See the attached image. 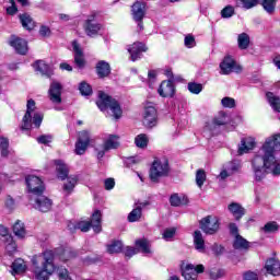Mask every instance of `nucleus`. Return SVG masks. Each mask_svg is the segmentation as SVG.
Wrapping results in <instances>:
<instances>
[{
    "label": "nucleus",
    "mask_w": 280,
    "mask_h": 280,
    "mask_svg": "<svg viewBox=\"0 0 280 280\" xmlns=\"http://www.w3.org/2000/svg\"><path fill=\"white\" fill-rule=\"evenodd\" d=\"M148 143H150V138H148V135L140 133L136 136L135 144L137 148H140V150H145V148H148Z\"/></svg>",
    "instance_id": "39"
},
{
    "label": "nucleus",
    "mask_w": 280,
    "mask_h": 280,
    "mask_svg": "<svg viewBox=\"0 0 280 280\" xmlns=\"http://www.w3.org/2000/svg\"><path fill=\"white\" fill-rule=\"evenodd\" d=\"M279 0H261L260 5L262 7V10L267 12V14H275L277 12V2ZM241 3L245 10H252V8H256V5H259V0H241Z\"/></svg>",
    "instance_id": "6"
},
{
    "label": "nucleus",
    "mask_w": 280,
    "mask_h": 280,
    "mask_svg": "<svg viewBox=\"0 0 280 280\" xmlns=\"http://www.w3.org/2000/svg\"><path fill=\"white\" fill-rule=\"evenodd\" d=\"M207 182V172L205 170L199 168L196 172V185L199 187V189H202V185Z\"/></svg>",
    "instance_id": "44"
},
{
    "label": "nucleus",
    "mask_w": 280,
    "mask_h": 280,
    "mask_svg": "<svg viewBox=\"0 0 280 280\" xmlns=\"http://www.w3.org/2000/svg\"><path fill=\"white\" fill-rule=\"evenodd\" d=\"M158 93L160 97H174L176 95V85L172 80H164L161 82Z\"/></svg>",
    "instance_id": "18"
},
{
    "label": "nucleus",
    "mask_w": 280,
    "mask_h": 280,
    "mask_svg": "<svg viewBox=\"0 0 280 280\" xmlns=\"http://www.w3.org/2000/svg\"><path fill=\"white\" fill-rule=\"evenodd\" d=\"M33 209L39 211L40 213H49L54 207V200L45 195H35Z\"/></svg>",
    "instance_id": "13"
},
{
    "label": "nucleus",
    "mask_w": 280,
    "mask_h": 280,
    "mask_svg": "<svg viewBox=\"0 0 280 280\" xmlns=\"http://www.w3.org/2000/svg\"><path fill=\"white\" fill-rule=\"evenodd\" d=\"M141 215H142V208L141 206H138L128 214V222H139V220H141Z\"/></svg>",
    "instance_id": "45"
},
{
    "label": "nucleus",
    "mask_w": 280,
    "mask_h": 280,
    "mask_svg": "<svg viewBox=\"0 0 280 280\" xmlns=\"http://www.w3.org/2000/svg\"><path fill=\"white\" fill-rule=\"evenodd\" d=\"M33 67L35 71H38L39 73H42V75H47V73H49V66L43 60H36L33 63Z\"/></svg>",
    "instance_id": "41"
},
{
    "label": "nucleus",
    "mask_w": 280,
    "mask_h": 280,
    "mask_svg": "<svg viewBox=\"0 0 280 280\" xmlns=\"http://www.w3.org/2000/svg\"><path fill=\"white\" fill-rule=\"evenodd\" d=\"M260 150L262 155L257 154L252 160V168L257 183H261L267 174L280 176V162L275 156V152H280V133L267 138Z\"/></svg>",
    "instance_id": "1"
},
{
    "label": "nucleus",
    "mask_w": 280,
    "mask_h": 280,
    "mask_svg": "<svg viewBox=\"0 0 280 280\" xmlns=\"http://www.w3.org/2000/svg\"><path fill=\"white\" fill-rule=\"evenodd\" d=\"M78 250L73 247L59 246L54 249H46L40 256H34L32 264L35 268V279L49 280V277L56 272V265L54 259L58 257L59 261L67 264L71 259H77Z\"/></svg>",
    "instance_id": "2"
},
{
    "label": "nucleus",
    "mask_w": 280,
    "mask_h": 280,
    "mask_svg": "<svg viewBox=\"0 0 280 280\" xmlns=\"http://www.w3.org/2000/svg\"><path fill=\"white\" fill-rule=\"evenodd\" d=\"M96 75H98V78L101 80H104V78H108V75H110V63H108L107 61L104 60H100L96 63Z\"/></svg>",
    "instance_id": "25"
},
{
    "label": "nucleus",
    "mask_w": 280,
    "mask_h": 280,
    "mask_svg": "<svg viewBox=\"0 0 280 280\" xmlns=\"http://www.w3.org/2000/svg\"><path fill=\"white\" fill-rule=\"evenodd\" d=\"M33 124L35 128H40V124H43V115L35 113L33 116Z\"/></svg>",
    "instance_id": "61"
},
{
    "label": "nucleus",
    "mask_w": 280,
    "mask_h": 280,
    "mask_svg": "<svg viewBox=\"0 0 280 280\" xmlns=\"http://www.w3.org/2000/svg\"><path fill=\"white\" fill-rule=\"evenodd\" d=\"M243 280H259V276L254 271H246L243 275Z\"/></svg>",
    "instance_id": "60"
},
{
    "label": "nucleus",
    "mask_w": 280,
    "mask_h": 280,
    "mask_svg": "<svg viewBox=\"0 0 280 280\" xmlns=\"http://www.w3.org/2000/svg\"><path fill=\"white\" fill-rule=\"evenodd\" d=\"M225 275H226V271H224V269H214V270H211L209 273L210 279L212 280L222 279V277H224Z\"/></svg>",
    "instance_id": "51"
},
{
    "label": "nucleus",
    "mask_w": 280,
    "mask_h": 280,
    "mask_svg": "<svg viewBox=\"0 0 280 280\" xmlns=\"http://www.w3.org/2000/svg\"><path fill=\"white\" fill-rule=\"evenodd\" d=\"M28 194L33 196H43L45 194V182L36 175H27L25 177Z\"/></svg>",
    "instance_id": "8"
},
{
    "label": "nucleus",
    "mask_w": 280,
    "mask_h": 280,
    "mask_svg": "<svg viewBox=\"0 0 280 280\" xmlns=\"http://www.w3.org/2000/svg\"><path fill=\"white\" fill-rule=\"evenodd\" d=\"M107 253L109 255L124 253V243H121V241H113L112 244L107 245Z\"/></svg>",
    "instance_id": "37"
},
{
    "label": "nucleus",
    "mask_w": 280,
    "mask_h": 280,
    "mask_svg": "<svg viewBox=\"0 0 280 280\" xmlns=\"http://www.w3.org/2000/svg\"><path fill=\"white\" fill-rule=\"evenodd\" d=\"M67 183L63 184V191H67V194H71L73 189H75V185H78V177H68Z\"/></svg>",
    "instance_id": "46"
},
{
    "label": "nucleus",
    "mask_w": 280,
    "mask_h": 280,
    "mask_svg": "<svg viewBox=\"0 0 280 280\" xmlns=\"http://www.w3.org/2000/svg\"><path fill=\"white\" fill-rule=\"evenodd\" d=\"M128 54L130 55L131 62H137L143 58V54L148 51V46L143 42H135L127 48Z\"/></svg>",
    "instance_id": "14"
},
{
    "label": "nucleus",
    "mask_w": 280,
    "mask_h": 280,
    "mask_svg": "<svg viewBox=\"0 0 280 280\" xmlns=\"http://www.w3.org/2000/svg\"><path fill=\"white\" fill-rule=\"evenodd\" d=\"M4 205H5L7 209H14V205H15L14 198H12V196L8 195Z\"/></svg>",
    "instance_id": "63"
},
{
    "label": "nucleus",
    "mask_w": 280,
    "mask_h": 280,
    "mask_svg": "<svg viewBox=\"0 0 280 280\" xmlns=\"http://www.w3.org/2000/svg\"><path fill=\"white\" fill-rule=\"evenodd\" d=\"M79 91L84 97L93 95V86H91V84H89L86 81H82L79 84Z\"/></svg>",
    "instance_id": "43"
},
{
    "label": "nucleus",
    "mask_w": 280,
    "mask_h": 280,
    "mask_svg": "<svg viewBox=\"0 0 280 280\" xmlns=\"http://www.w3.org/2000/svg\"><path fill=\"white\" fill-rule=\"evenodd\" d=\"M119 145H121V142H119V136L109 135L108 138L105 140L103 148L105 152H108L109 150H117Z\"/></svg>",
    "instance_id": "28"
},
{
    "label": "nucleus",
    "mask_w": 280,
    "mask_h": 280,
    "mask_svg": "<svg viewBox=\"0 0 280 280\" xmlns=\"http://www.w3.org/2000/svg\"><path fill=\"white\" fill-rule=\"evenodd\" d=\"M255 145H257V142H255V139L252 137H246L241 139V143L238 144V154H248L250 150H255Z\"/></svg>",
    "instance_id": "21"
},
{
    "label": "nucleus",
    "mask_w": 280,
    "mask_h": 280,
    "mask_svg": "<svg viewBox=\"0 0 280 280\" xmlns=\"http://www.w3.org/2000/svg\"><path fill=\"white\" fill-rule=\"evenodd\" d=\"M9 45H10V47H13V49H15V51L20 56H27V52L30 51L27 42L16 35H11Z\"/></svg>",
    "instance_id": "17"
},
{
    "label": "nucleus",
    "mask_w": 280,
    "mask_h": 280,
    "mask_svg": "<svg viewBox=\"0 0 280 280\" xmlns=\"http://www.w3.org/2000/svg\"><path fill=\"white\" fill-rule=\"evenodd\" d=\"M171 207H183L185 205H189V198L187 196H178V194H173L170 197Z\"/></svg>",
    "instance_id": "33"
},
{
    "label": "nucleus",
    "mask_w": 280,
    "mask_h": 280,
    "mask_svg": "<svg viewBox=\"0 0 280 280\" xmlns=\"http://www.w3.org/2000/svg\"><path fill=\"white\" fill-rule=\"evenodd\" d=\"M104 186L106 191H110L112 189H115V178L113 177L106 178L104 182Z\"/></svg>",
    "instance_id": "59"
},
{
    "label": "nucleus",
    "mask_w": 280,
    "mask_h": 280,
    "mask_svg": "<svg viewBox=\"0 0 280 280\" xmlns=\"http://www.w3.org/2000/svg\"><path fill=\"white\" fill-rule=\"evenodd\" d=\"M221 104L224 108H235V98L225 96L221 100Z\"/></svg>",
    "instance_id": "52"
},
{
    "label": "nucleus",
    "mask_w": 280,
    "mask_h": 280,
    "mask_svg": "<svg viewBox=\"0 0 280 280\" xmlns=\"http://www.w3.org/2000/svg\"><path fill=\"white\" fill-rule=\"evenodd\" d=\"M90 222H92V229L94 233H102V210H94L91 215Z\"/></svg>",
    "instance_id": "27"
},
{
    "label": "nucleus",
    "mask_w": 280,
    "mask_h": 280,
    "mask_svg": "<svg viewBox=\"0 0 280 280\" xmlns=\"http://www.w3.org/2000/svg\"><path fill=\"white\" fill-rule=\"evenodd\" d=\"M0 154L3 159L10 156V140L5 137H0Z\"/></svg>",
    "instance_id": "38"
},
{
    "label": "nucleus",
    "mask_w": 280,
    "mask_h": 280,
    "mask_svg": "<svg viewBox=\"0 0 280 280\" xmlns=\"http://www.w3.org/2000/svg\"><path fill=\"white\" fill-rule=\"evenodd\" d=\"M212 253L215 255V257H220V255H223L224 253V246L214 243L211 247Z\"/></svg>",
    "instance_id": "54"
},
{
    "label": "nucleus",
    "mask_w": 280,
    "mask_h": 280,
    "mask_svg": "<svg viewBox=\"0 0 280 280\" xmlns=\"http://www.w3.org/2000/svg\"><path fill=\"white\" fill-rule=\"evenodd\" d=\"M194 244H195V248L196 250H198L199 253H203L205 250V237H202V232H200V230H196L194 232Z\"/></svg>",
    "instance_id": "34"
},
{
    "label": "nucleus",
    "mask_w": 280,
    "mask_h": 280,
    "mask_svg": "<svg viewBox=\"0 0 280 280\" xmlns=\"http://www.w3.org/2000/svg\"><path fill=\"white\" fill-rule=\"evenodd\" d=\"M144 128L152 130L159 124V112L153 105H147L144 107L143 121Z\"/></svg>",
    "instance_id": "10"
},
{
    "label": "nucleus",
    "mask_w": 280,
    "mask_h": 280,
    "mask_svg": "<svg viewBox=\"0 0 280 280\" xmlns=\"http://www.w3.org/2000/svg\"><path fill=\"white\" fill-rule=\"evenodd\" d=\"M4 242L7 244L5 250L8 252V254L14 255V253H16V242H14V237L8 236V240Z\"/></svg>",
    "instance_id": "48"
},
{
    "label": "nucleus",
    "mask_w": 280,
    "mask_h": 280,
    "mask_svg": "<svg viewBox=\"0 0 280 280\" xmlns=\"http://www.w3.org/2000/svg\"><path fill=\"white\" fill-rule=\"evenodd\" d=\"M265 269L272 277H280V261L277 258H269L265 264Z\"/></svg>",
    "instance_id": "24"
},
{
    "label": "nucleus",
    "mask_w": 280,
    "mask_h": 280,
    "mask_svg": "<svg viewBox=\"0 0 280 280\" xmlns=\"http://www.w3.org/2000/svg\"><path fill=\"white\" fill-rule=\"evenodd\" d=\"M72 49L74 51V63L79 69H84L86 61L84 60V52L80 48V44L77 40L72 42Z\"/></svg>",
    "instance_id": "22"
},
{
    "label": "nucleus",
    "mask_w": 280,
    "mask_h": 280,
    "mask_svg": "<svg viewBox=\"0 0 280 280\" xmlns=\"http://www.w3.org/2000/svg\"><path fill=\"white\" fill-rule=\"evenodd\" d=\"M226 113L220 112L219 117H214L212 122H206L205 130L210 132L211 137L220 135V126H226Z\"/></svg>",
    "instance_id": "11"
},
{
    "label": "nucleus",
    "mask_w": 280,
    "mask_h": 280,
    "mask_svg": "<svg viewBox=\"0 0 280 280\" xmlns=\"http://www.w3.org/2000/svg\"><path fill=\"white\" fill-rule=\"evenodd\" d=\"M266 100L275 113H280V96L273 92H266Z\"/></svg>",
    "instance_id": "30"
},
{
    "label": "nucleus",
    "mask_w": 280,
    "mask_h": 280,
    "mask_svg": "<svg viewBox=\"0 0 280 280\" xmlns=\"http://www.w3.org/2000/svg\"><path fill=\"white\" fill-rule=\"evenodd\" d=\"M89 145H91V132H89V130L79 131L78 139L74 144V153L78 154V156L86 154Z\"/></svg>",
    "instance_id": "9"
},
{
    "label": "nucleus",
    "mask_w": 280,
    "mask_h": 280,
    "mask_svg": "<svg viewBox=\"0 0 280 280\" xmlns=\"http://www.w3.org/2000/svg\"><path fill=\"white\" fill-rule=\"evenodd\" d=\"M238 49H246L250 45V36L246 33H241L237 37Z\"/></svg>",
    "instance_id": "42"
},
{
    "label": "nucleus",
    "mask_w": 280,
    "mask_h": 280,
    "mask_svg": "<svg viewBox=\"0 0 280 280\" xmlns=\"http://www.w3.org/2000/svg\"><path fill=\"white\" fill-rule=\"evenodd\" d=\"M229 230H230L231 235H235V237H237V235H240V229L237 228V224L230 223Z\"/></svg>",
    "instance_id": "62"
},
{
    "label": "nucleus",
    "mask_w": 280,
    "mask_h": 280,
    "mask_svg": "<svg viewBox=\"0 0 280 280\" xmlns=\"http://www.w3.org/2000/svg\"><path fill=\"white\" fill-rule=\"evenodd\" d=\"M19 19H20V23H21L22 27L24 30H27V32H32V30H34V27H36V22L34 21L32 15H30L28 13L20 14Z\"/></svg>",
    "instance_id": "29"
},
{
    "label": "nucleus",
    "mask_w": 280,
    "mask_h": 280,
    "mask_svg": "<svg viewBox=\"0 0 280 280\" xmlns=\"http://www.w3.org/2000/svg\"><path fill=\"white\" fill-rule=\"evenodd\" d=\"M84 31H85L86 36H90V38H93V36L100 35V32L102 31V24L91 22V20L85 21Z\"/></svg>",
    "instance_id": "26"
},
{
    "label": "nucleus",
    "mask_w": 280,
    "mask_h": 280,
    "mask_svg": "<svg viewBox=\"0 0 280 280\" xmlns=\"http://www.w3.org/2000/svg\"><path fill=\"white\" fill-rule=\"evenodd\" d=\"M73 229L82 233H89L93 229L92 221H78L74 223Z\"/></svg>",
    "instance_id": "40"
},
{
    "label": "nucleus",
    "mask_w": 280,
    "mask_h": 280,
    "mask_svg": "<svg viewBox=\"0 0 280 280\" xmlns=\"http://www.w3.org/2000/svg\"><path fill=\"white\" fill-rule=\"evenodd\" d=\"M261 231H264V233H277V231H279V223L276 221L267 222L264 228H261Z\"/></svg>",
    "instance_id": "47"
},
{
    "label": "nucleus",
    "mask_w": 280,
    "mask_h": 280,
    "mask_svg": "<svg viewBox=\"0 0 280 280\" xmlns=\"http://www.w3.org/2000/svg\"><path fill=\"white\" fill-rule=\"evenodd\" d=\"M188 91L192 93V95H200V93H202V84L197 82H189Z\"/></svg>",
    "instance_id": "49"
},
{
    "label": "nucleus",
    "mask_w": 280,
    "mask_h": 280,
    "mask_svg": "<svg viewBox=\"0 0 280 280\" xmlns=\"http://www.w3.org/2000/svg\"><path fill=\"white\" fill-rule=\"evenodd\" d=\"M145 14H148V3L139 0L133 2L131 5V16L135 23L138 24L140 31L144 30L143 20L145 19Z\"/></svg>",
    "instance_id": "5"
},
{
    "label": "nucleus",
    "mask_w": 280,
    "mask_h": 280,
    "mask_svg": "<svg viewBox=\"0 0 280 280\" xmlns=\"http://www.w3.org/2000/svg\"><path fill=\"white\" fill-rule=\"evenodd\" d=\"M228 211L232 213L236 222H240V220L246 215V208L242 207L241 203L237 202H231L228 206Z\"/></svg>",
    "instance_id": "23"
},
{
    "label": "nucleus",
    "mask_w": 280,
    "mask_h": 280,
    "mask_svg": "<svg viewBox=\"0 0 280 280\" xmlns=\"http://www.w3.org/2000/svg\"><path fill=\"white\" fill-rule=\"evenodd\" d=\"M39 35H42L43 38H49V36H51V28L47 25H42L39 27Z\"/></svg>",
    "instance_id": "56"
},
{
    "label": "nucleus",
    "mask_w": 280,
    "mask_h": 280,
    "mask_svg": "<svg viewBox=\"0 0 280 280\" xmlns=\"http://www.w3.org/2000/svg\"><path fill=\"white\" fill-rule=\"evenodd\" d=\"M135 246L138 253H143L144 255H150V253H152V249H150V242H148L147 238L136 240Z\"/></svg>",
    "instance_id": "32"
},
{
    "label": "nucleus",
    "mask_w": 280,
    "mask_h": 280,
    "mask_svg": "<svg viewBox=\"0 0 280 280\" xmlns=\"http://www.w3.org/2000/svg\"><path fill=\"white\" fill-rule=\"evenodd\" d=\"M52 137L49 135H42L37 138V143H42V145H48L51 143Z\"/></svg>",
    "instance_id": "57"
},
{
    "label": "nucleus",
    "mask_w": 280,
    "mask_h": 280,
    "mask_svg": "<svg viewBox=\"0 0 280 280\" xmlns=\"http://www.w3.org/2000/svg\"><path fill=\"white\" fill-rule=\"evenodd\" d=\"M13 233L15 236L19 237V240L25 238V236L27 235V230H25V223H23V221L21 220H18L13 224Z\"/></svg>",
    "instance_id": "35"
},
{
    "label": "nucleus",
    "mask_w": 280,
    "mask_h": 280,
    "mask_svg": "<svg viewBox=\"0 0 280 280\" xmlns=\"http://www.w3.org/2000/svg\"><path fill=\"white\" fill-rule=\"evenodd\" d=\"M180 272L185 280H198V275L205 272V265L199 264L194 266V264H187L180 268Z\"/></svg>",
    "instance_id": "12"
},
{
    "label": "nucleus",
    "mask_w": 280,
    "mask_h": 280,
    "mask_svg": "<svg viewBox=\"0 0 280 280\" xmlns=\"http://www.w3.org/2000/svg\"><path fill=\"white\" fill-rule=\"evenodd\" d=\"M235 14V8L232 5H228L221 10V16L222 19H231Z\"/></svg>",
    "instance_id": "50"
},
{
    "label": "nucleus",
    "mask_w": 280,
    "mask_h": 280,
    "mask_svg": "<svg viewBox=\"0 0 280 280\" xmlns=\"http://www.w3.org/2000/svg\"><path fill=\"white\" fill-rule=\"evenodd\" d=\"M96 106L102 110V113L109 109L115 119H121V116L124 115V109H121V104H119V101L113 98V96L106 94L104 91H98Z\"/></svg>",
    "instance_id": "3"
},
{
    "label": "nucleus",
    "mask_w": 280,
    "mask_h": 280,
    "mask_svg": "<svg viewBox=\"0 0 280 280\" xmlns=\"http://www.w3.org/2000/svg\"><path fill=\"white\" fill-rule=\"evenodd\" d=\"M12 275H23L27 270V265L23 259H18L12 262Z\"/></svg>",
    "instance_id": "36"
},
{
    "label": "nucleus",
    "mask_w": 280,
    "mask_h": 280,
    "mask_svg": "<svg viewBox=\"0 0 280 280\" xmlns=\"http://www.w3.org/2000/svg\"><path fill=\"white\" fill-rule=\"evenodd\" d=\"M55 174L58 180H67L69 178V165L62 160H54Z\"/></svg>",
    "instance_id": "19"
},
{
    "label": "nucleus",
    "mask_w": 280,
    "mask_h": 280,
    "mask_svg": "<svg viewBox=\"0 0 280 280\" xmlns=\"http://www.w3.org/2000/svg\"><path fill=\"white\" fill-rule=\"evenodd\" d=\"M221 73L223 75H229L233 71V69H236V73H241L242 66H237V61L233 59V56L228 55L223 58L222 62L220 63Z\"/></svg>",
    "instance_id": "16"
},
{
    "label": "nucleus",
    "mask_w": 280,
    "mask_h": 280,
    "mask_svg": "<svg viewBox=\"0 0 280 280\" xmlns=\"http://www.w3.org/2000/svg\"><path fill=\"white\" fill-rule=\"evenodd\" d=\"M184 43L186 47H191V45L196 43V37H194L192 35H187L184 39Z\"/></svg>",
    "instance_id": "64"
},
{
    "label": "nucleus",
    "mask_w": 280,
    "mask_h": 280,
    "mask_svg": "<svg viewBox=\"0 0 280 280\" xmlns=\"http://www.w3.org/2000/svg\"><path fill=\"white\" fill-rule=\"evenodd\" d=\"M170 159L164 156L161 159L155 158L149 170V178L151 183H160L161 178L170 176Z\"/></svg>",
    "instance_id": "4"
},
{
    "label": "nucleus",
    "mask_w": 280,
    "mask_h": 280,
    "mask_svg": "<svg viewBox=\"0 0 280 280\" xmlns=\"http://www.w3.org/2000/svg\"><path fill=\"white\" fill-rule=\"evenodd\" d=\"M48 93L50 96V102H54L55 104L62 103V84H60V82L54 81L50 84Z\"/></svg>",
    "instance_id": "20"
},
{
    "label": "nucleus",
    "mask_w": 280,
    "mask_h": 280,
    "mask_svg": "<svg viewBox=\"0 0 280 280\" xmlns=\"http://www.w3.org/2000/svg\"><path fill=\"white\" fill-rule=\"evenodd\" d=\"M174 235H176V228H170V229L164 230V232H163L164 240H172V237H174Z\"/></svg>",
    "instance_id": "58"
},
{
    "label": "nucleus",
    "mask_w": 280,
    "mask_h": 280,
    "mask_svg": "<svg viewBox=\"0 0 280 280\" xmlns=\"http://www.w3.org/2000/svg\"><path fill=\"white\" fill-rule=\"evenodd\" d=\"M137 253H139V250H137V247L132 246H127L124 250V255L125 257H127V259H131V257H135Z\"/></svg>",
    "instance_id": "53"
},
{
    "label": "nucleus",
    "mask_w": 280,
    "mask_h": 280,
    "mask_svg": "<svg viewBox=\"0 0 280 280\" xmlns=\"http://www.w3.org/2000/svg\"><path fill=\"white\" fill-rule=\"evenodd\" d=\"M250 248V242L244 238L242 235L237 234L233 242L234 250H248Z\"/></svg>",
    "instance_id": "31"
},
{
    "label": "nucleus",
    "mask_w": 280,
    "mask_h": 280,
    "mask_svg": "<svg viewBox=\"0 0 280 280\" xmlns=\"http://www.w3.org/2000/svg\"><path fill=\"white\" fill-rule=\"evenodd\" d=\"M11 5L7 8V14L9 16H14L16 12H19V8L16 7V2L14 0H10Z\"/></svg>",
    "instance_id": "55"
},
{
    "label": "nucleus",
    "mask_w": 280,
    "mask_h": 280,
    "mask_svg": "<svg viewBox=\"0 0 280 280\" xmlns=\"http://www.w3.org/2000/svg\"><path fill=\"white\" fill-rule=\"evenodd\" d=\"M36 110V101L30 98L26 103V113L22 118L21 130H32V113Z\"/></svg>",
    "instance_id": "15"
},
{
    "label": "nucleus",
    "mask_w": 280,
    "mask_h": 280,
    "mask_svg": "<svg viewBox=\"0 0 280 280\" xmlns=\"http://www.w3.org/2000/svg\"><path fill=\"white\" fill-rule=\"evenodd\" d=\"M199 228L206 235H215L220 231V219L207 215L199 221Z\"/></svg>",
    "instance_id": "7"
}]
</instances>
